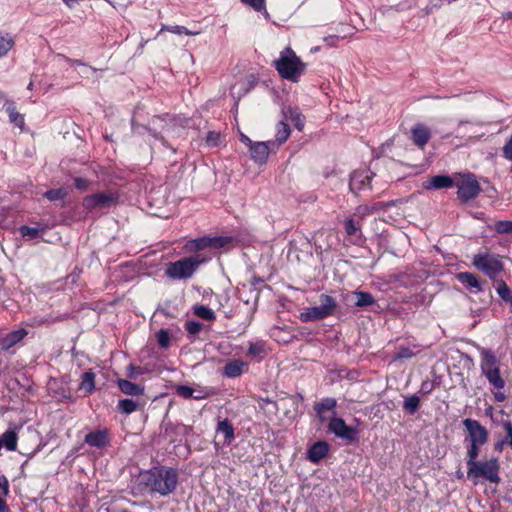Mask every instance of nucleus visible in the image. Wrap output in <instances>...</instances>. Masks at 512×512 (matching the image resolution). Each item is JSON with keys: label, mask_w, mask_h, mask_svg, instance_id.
Here are the masks:
<instances>
[{"label": "nucleus", "mask_w": 512, "mask_h": 512, "mask_svg": "<svg viewBox=\"0 0 512 512\" xmlns=\"http://www.w3.org/2000/svg\"><path fill=\"white\" fill-rule=\"evenodd\" d=\"M141 483L150 492L159 493L162 496L174 491L177 485L178 476L175 470L166 468H153L141 474Z\"/></svg>", "instance_id": "1"}, {"label": "nucleus", "mask_w": 512, "mask_h": 512, "mask_svg": "<svg viewBox=\"0 0 512 512\" xmlns=\"http://www.w3.org/2000/svg\"><path fill=\"white\" fill-rule=\"evenodd\" d=\"M305 63L287 47L281 51L279 58L275 61V68L284 79L297 82L305 70Z\"/></svg>", "instance_id": "2"}, {"label": "nucleus", "mask_w": 512, "mask_h": 512, "mask_svg": "<svg viewBox=\"0 0 512 512\" xmlns=\"http://www.w3.org/2000/svg\"><path fill=\"white\" fill-rule=\"evenodd\" d=\"M484 122L474 119H458L455 126V133H447L443 138H450L454 135L463 144L480 140L485 132L482 130Z\"/></svg>", "instance_id": "3"}, {"label": "nucleus", "mask_w": 512, "mask_h": 512, "mask_svg": "<svg viewBox=\"0 0 512 512\" xmlns=\"http://www.w3.org/2000/svg\"><path fill=\"white\" fill-rule=\"evenodd\" d=\"M500 463L498 458H490L484 461H477L468 468L467 477L477 484L479 478H484L491 483L500 482Z\"/></svg>", "instance_id": "4"}, {"label": "nucleus", "mask_w": 512, "mask_h": 512, "mask_svg": "<svg viewBox=\"0 0 512 512\" xmlns=\"http://www.w3.org/2000/svg\"><path fill=\"white\" fill-rule=\"evenodd\" d=\"M203 262L204 259L200 258L198 255L185 257L170 263L165 270V274L174 280L188 279L193 276Z\"/></svg>", "instance_id": "5"}, {"label": "nucleus", "mask_w": 512, "mask_h": 512, "mask_svg": "<svg viewBox=\"0 0 512 512\" xmlns=\"http://www.w3.org/2000/svg\"><path fill=\"white\" fill-rule=\"evenodd\" d=\"M320 301V306L307 308L300 314V319L303 322L321 320L333 314L337 306L335 299L328 295H321Z\"/></svg>", "instance_id": "6"}, {"label": "nucleus", "mask_w": 512, "mask_h": 512, "mask_svg": "<svg viewBox=\"0 0 512 512\" xmlns=\"http://www.w3.org/2000/svg\"><path fill=\"white\" fill-rule=\"evenodd\" d=\"M473 265L490 278L496 277L502 270L503 264L499 256L492 254H477L473 257Z\"/></svg>", "instance_id": "7"}, {"label": "nucleus", "mask_w": 512, "mask_h": 512, "mask_svg": "<svg viewBox=\"0 0 512 512\" xmlns=\"http://www.w3.org/2000/svg\"><path fill=\"white\" fill-rule=\"evenodd\" d=\"M240 140L243 144L249 147L251 157L254 161L260 164H263L267 161L270 151V142H253L243 133H240Z\"/></svg>", "instance_id": "8"}, {"label": "nucleus", "mask_w": 512, "mask_h": 512, "mask_svg": "<svg viewBox=\"0 0 512 512\" xmlns=\"http://www.w3.org/2000/svg\"><path fill=\"white\" fill-rule=\"evenodd\" d=\"M463 425L469 435V443L484 445L488 441V430L477 420L465 419Z\"/></svg>", "instance_id": "9"}, {"label": "nucleus", "mask_w": 512, "mask_h": 512, "mask_svg": "<svg viewBox=\"0 0 512 512\" xmlns=\"http://www.w3.org/2000/svg\"><path fill=\"white\" fill-rule=\"evenodd\" d=\"M480 185L473 176L464 177L458 183V197L466 202L475 198L480 193Z\"/></svg>", "instance_id": "10"}, {"label": "nucleus", "mask_w": 512, "mask_h": 512, "mask_svg": "<svg viewBox=\"0 0 512 512\" xmlns=\"http://www.w3.org/2000/svg\"><path fill=\"white\" fill-rule=\"evenodd\" d=\"M329 430L336 436L343 439L354 441L356 439V430L346 425L345 421L341 418H332L329 423Z\"/></svg>", "instance_id": "11"}, {"label": "nucleus", "mask_w": 512, "mask_h": 512, "mask_svg": "<svg viewBox=\"0 0 512 512\" xmlns=\"http://www.w3.org/2000/svg\"><path fill=\"white\" fill-rule=\"evenodd\" d=\"M372 173L368 171H354L350 178V189L353 192H358L371 188Z\"/></svg>", "instance_id": "12"}, {"label": "nucleus", "mask_w": 512, "mask_h": 512, "mask_svg": "<svg viewBox=\"0 0 512 512\" xmlns=\"http://www.w3.org/2000/svg\"><path fill=\"white\" fill-rule=\"evenodd\" d=\"M430 139L431 131L425 124L417 123L412 127L411 140L416 146L419 148H424Z\"/></svg>", "instance_id": "13"}, {"label": "nucleus", "mask_w": 512, "mask_h": 512, "mask_svg": "<svg viewBox=\"0 0 512 512\" xmlns=\"http://www.w3.org/2000/svg\"><path fill=\"white\" fill-rule=\"evenodd\" d=\"M114 202V199L109 194L98 193L84 198L83 206L86 209H94L96 207H108Z\"/></svg>", "instance_id": "14"}, {"label": "nucleus", "mask_w": 512, "mask_h": 512, "mask_svg": "<svg viewBox=\"0 0 512 512\" xmlns=\"http://www.w3.org/2000/svg\"><path fill=\"white\" fill-rule=\"evenodd\" d=\"M248 365L246 362L236 359L229 361L225 367L223 368V375L228 378H235L240 376L244 371H246Z\"/></svg>", "instance_id": "15"}, {"label": "nucleus", "mask_w": 512, "mask_h": 512, "mask_svg": "<svg viewBox=\"0 0 512 512\" xmlns=\"http://www.w3.org/2000/svg\"><path fill=\"white\" fill-rule=\"evenodd\" d=\"M27 334L24 328L12 331L0 340V346L3 350H8L19 343Z\"/></svg>", "instance_id": "16"}, {"label": "nucleus", "mask_w": 512, "mask_h": 512, "mask_svg": "<svg viewBox=\"0 0 512 512\" xmlns=\"http://www.w3.org/2000/svg\"><path fill=\"white\" fill-rule=\"evenodd\" d=\"M118 388L126 395L140 396L144 394L145 388L142 385L132 383L126 379L117 380Z\"/></svg>", "instance_id": "17"}, {"label": "nucleus", "mask_w": 512, "mask_h": 512, "mask_svg": "<svg viewBox=\"0 0 512 512\" xmlns=\"http://www.w3.org/2000/svg\"><path fill=\"white\" fill-rule=\"evenodd\" d=\"M328 450H329V447L326 442H323V441L316 442L308 450V458L310 461L316 463L327 455Z\"/></svg>", "instance_id": "18"}, {"label": "nucleus", "mask_w": 512, "mask_h": 512, "mask_svg": "<svg viewBox=\"0 0 512 512\" xmlns=\"http://www.w3.org/2000/svg\"><path fill=\"white\" fill-rule=\"evenodd\" d=\"M453 180L449 176H434L423 183L425 189H441L451 187Z\"/></svg>", "instance_id": "19"}, {"label": "nucleus", "mask_w": 512, "mask_h": 512, "mask_svg": "<svg viewBox=\"0 0 512 512\" xmlns=\"http://www.w3.org/2000/svg\"><path fill=\"white\" fill-rule=\"evenodd\" d=\"M481 359V370L483 373L499 368L498 360L490 350L483 349L481 351Z\"/></svg>", "instance_id": "20"}, {"label": "nucleus", "mask_w": 512, "mask_h": 512, "mask_svg": "<svg viewBox=\"0 0 512 512\" xmlns=\"http://www.w3.org/2000/svg\"><path fill=\"white\" fill-rule=\"evenodd\" d=\"M85 442L93 447H103L108 443L107 433L102 430L91 432L85 436Z\"/></svg>", "instance_id": "21"}, {"label": "nucleus", "mask_w": 512, "mask_h": 512, "mask_svg": "<svg viewBox=\"0 0 512 512\" xmlns=\"http://www.w3.org/2000/svg\"><path fill=\"white\" fill-rule=\"evenodd\" d=\"M393 202L388 203H377L375 205L369 206V205H360L356 208L354 216L363 219L365 216L372 214L373 212L384 209L390 205H392Z\"/></svg>", "instance_id": "22"}, {"label": "nucleus", "mask_w": 512, "mask_h": 512, "mask_svg": "<svg viewBox=\"0 0 512 512\" xmlns=\"http://www.w3.org/2000/svg\"><path fill=\"white\" fill-rule=\"evenodd\" d=\"M284 118L294 122L295 127L298 130H302L304 127V118L301 113L292 107H286L283 109Z\"/></svg>", "instance_id": "23"}, {"label": "nucleus", "mask_w": 512, "mask_h": 512, "mask_svg": "<svg viewBox=\"0 0 512 512\" xmlns=\"http://www.w3.org/2000/svg\"><path fill=\"white\" fill-rule=\"evenodd\" d=\"M18 436L16 431L8 430L0 437L1 446H4L9 451H14L17 448Z\"/></svg>", "instance_id": "24"}, {"label": "nucleus", "mask_w": 512, "mask_h": 512, "mask_svg": "<svg viewBox=\"0 0 512 512\" xmlns=\"http://www.w3.org/2000/svg\"><path fill=\"white\" fill-rule=\"evenodd\" d=\"M458 280L468 287L475 288L477 291H481V284L478 277L469 272H462L457 275Z\"/></svg>", "instance_id": "25"}, {"label": "nucleus", "mask_w": 512, "mask_h": 512, "mask_svg": "<svg viewBox=\"0 0 512 512\" xmlns=\"http://www.w3.org/2000/svg\"><path fill=\"white\" fill-rule=\"evenodd\" d=\"M79 389L84 390L87 394H90L94 391L95 374L93 372L87 371L82 375Z\"/></svg>", "instance_id": "26"}, {"label": "nucleus", "mask_w": 512, "mask_h": 512, "mask_svg": "<svg viewBox=\"0 0 512 512\" xmlns=\"http://www.w3.org/2000/svg\"><path fill=\"white\" fill-rule=\"evenodd\" d=\"M488 379L489 383L493 385L496 389H502L505 386V381L500 375V369L488 370L483 373Z\"/></svg>", "instance_id": "27"}, {"label": "nucleus", "mask_w": 512, "mask_h": 512, "mask_svg": "<svg viewBox=\"0 0 512 512\" xmlns=\"http://www.w3.org/2000/svg\"><path fill=\"white\" fill-rule=\"evenodd\" d=\"M336 406V400L333 398L323 399L320 403L315 405V410L321 420H324V414L327 411L333 410Z\"/></svg>", "instance_id": "28"}, {"label": "nucleus", "mask_w": 512, "mask_h": 512, "mask_svg": "<svg viewBox=\"0 0 512 512\" xmlns=\"http://www.w3.org/2000/svg\"><path fill=\"white\" fill-rule=\"evenodd\" d=\"M217 432L223 433L225 440L228 442H231L234 439V428L227 419L218 423Z\"/></svg>", "instance_id": "29"}, {"label": "nucleus", "mask_w": 512, "mask_h": 512, "mask_svg": "<svg viewBox=\"0 0 512 512\" xmlns=\"http://www.w3.org/2000/svg\"><path fill=\"white\" fill-rule=\"evenodd\" d=\"M290 136V128L288 126V124H286L285 122L281 121L278 123L277 125V131H276V141L279 143V144H282L284 143Z\"/></svg>", "instance_id": "30"}, {"label": "nucleus", "mask_w": 512, "mask_h": 512, "mask_svg": "<svg viewBox=\"0 0 512 512\" xmlns=\"http://www.w3.org/2000/svg\"><path fill=\"white\" fill-rule=\"evenodd\" d=\"M482 445H478V444H472V443H469V446L467 448V466L468 468L470 466H472L475 462H477V458L479 456V448L481 447Z\"/></svg>", "instance_id": "31"}, {"label": "nucleus", "mask_w": 512, "mask_h": 512, "mask_svg": "<svg viewBox=\"0 0 512 512\" xmlns=\"http://www.w3.org/2000/svg\"><path fill=\"white\" fill-rule=\"evenodd\" d=\"M118 408L125 414H131L138 408V403L132 399H122L118 403Z\"/></svg>", "instance_id": "32"}, {"label": "nucleus", "mask_w": 512, "mask_h": 512, "mask_svg": "<svg viewBox=\"0 0 512 512\" xmlns=\"http://www.w3.org/2000/svg\"><path fill=\"white\" fill-rule=\"evenodd\" d=\"M194 313L205 320H214L215 319V313L208 307L199 305L194 307Z\"/></svg>", "instance_id": "33"}, {"label": "nucleus", "mask_w": 512, "mask_h": 512, "mask_svg": "<svg viewBox=\"0 0 512 512\" xmlns=\"http://www.w3.org/2000/svg\"><path fill=\"white\" fill-rule=\"evenodd\" d=\"M419 405H420L419 397L413 395V396H410L405 399L403 407L410 414H413L417 411V409L419 408Z\"/></svg>", "instance_id": "34"}, {"label": "nucleus", "mask_w": 512, "mask_h": 512, "mask_svg": "<svg viewBox=\"0 0 512 512\" xmlns=\"http://www.w3.org/2000/svg\"><path fill=\"white\" fill-rule=\"evenodd\" d=\"M163 31H169L171 33H174V34H186V35H198L200 32L196 31V32H193V31H189L187 28L183 27V26H171V27H167V26H162L161 30H160V33L163 32Z\"/></svg>", "instance_id": "35"}, {"label": "nucleus", "mask_w": 512, "mask_h": 512, "mask_svg": "<svg viewBox=\"0 0 512 512\" xmlns=\"http://www.w3.org/2000/svg\"><path fill=\"white\" fill-rule=\"evenodd\" d=\"M67 190L64 189V188H60V189H51V190H48L45 192L44 196L50 200V201H54V200H59V199H63L64 197L67 196Z\"/></svg>", "instance_id": "36"}, {"label": "nucleus", "mask_w": 512, "mask_h": 512, "mask_svg": "<svg viewBox=\"0 0 512 512\" xmlns=\"http://www.w3.org/2000/svg\"><path fill=\"white\" fill-rule=\"evenodd\" d=\"M356 297V305L360 307L369 306L374 302L372 295L366 292H357Z\"/></svg>", "instance_id": "37"}, {"label": "nucleus", "mask_w": 512, "mask_h": 512, "mask_svg": "<svg viewBox=\"0 0 512 512\" xmlns=\"http://www.w3.org/2000/svg\"><path fill=\"white\" fill-rule=\"evenodd\" d=\"M494 229L500 234L512 233V221H497Z\"/></svg>", "instance_id": "38"}, {"label": "nucleus", "mask_w": 512, "mask_h": 512, "mask_svg": "<svg viewBox=\"0 0 512 512\" xmlns=\"http://www.w3.org/2000/svg\"><path fill=\"white\" fill-rule=\"evenodd\" d=\"M345 231L349 236L356 235L360 231V226L357 225L353 218H349L344 222Z\"/></svg>", "instance_id": "39"}, {"label": "nucleus", "mask_w": 512, "mask_h": 512, "mask_svg": "<svg viewBox=\"0 0 512 512\" xmlns=\"http://www.w3.org/2000/svg\"><path fill=\"white\" fill-rule=\"evenodd\" d=\"M14 42L10 37L0 36V57L5 55L13 46Z\"/></svg>", "instance_id": "40"}, {"label": "nucleus", "mask_w": 512, "mask_h": 512, "mask_svg": "<svg viewBox=\"0 0 512 512\" xmlns=\"http://www.w3.org/2000/svg\"><path fill=\"white\" fill-rule=\"evenodd\" d=\"M497 292L503 300H505V301L512 300L511 291H510L509 287L505 284V282L502 281L499 284V286L497 288Z\"/></svg>", "instance_id": "41"}, {"label": "nucleus", "mask_w": 512, "mask_h": 512, "mask_svg": "<svg viewBox=\"0 0 512 512\" xmlns=\"http://www.w3.org/2000/svg\"><path fill=\"white\" fill-rule=\"evenodd\" d=\"M11 122L21 127L23 125L22 116L16 111L15 107L9 106L7 109Z\"/></svg>", "instance_id": "42"}, {"label": "nucleus", "mask_w": 512, "mask_h": 512, "mask_svg": "<svg viewBox=\"0 0 512 512\" xmlns=\"http://www.w3.org/2000/svg\"><path fill=\"white\" fill-rule=\"evenodd\" d=\"M176 393L180 397L188 399L193 396V389L189 386L179 385L176 387Z\"/></svg>", "instance_id": "43"}, {"label": "nucleus", "mask_w": 512, "mask_h": 512, "mask_svg": "<svg viewBox=\"0 0 512 512\" xmlns=\"http://www.w3.org/2000/svg\"><path fill=\"white\" fill-rule=\"evenodd\" d=\"M220 139H221V136L219 133L215 132V131H210L208 134H207V137H206V143L209 145V146H212V147H215V146H218L219 143H220Z\"/></svg>", "instance_id": "44"}, {"label": "nucleus", "mask_w": 512, "mask_h": 512, "mask_svg": "<svg viewBox=\"0 0 512 512\" xmlns=\"http://www.w3.org/2000/svg\"><path fill=\"white\" fill-rule=\"evenodd\" d=\"M196 250H202L212 245L211 238H200L193 241Z\"/></svg>", "instance_id": "45"}, {"label": "nucleus", "mask_w": 512, "mask_h": 512, "mask_svg": "<svg viewBox=\"0 0 512 512\" xmlns=\"http://www.w3.org/2000/svg\"><path fill=\"white\" fill-rule=\"evenodd\" d=\"M500 423L507 433L508 445L512 446V422L509 419H504Z\"/></svg>", "instance_id": "46"}, {"label": "nucleus", "mask_w": 512, "mask_h": 512, "mask_svg": "<svg viewBox=\"0 0 512 512\" xmlns=\"http://www.w3.org/2000/svg\"><path fill=\"white\" fill-rule=\"evenodd\" d=\"M245 4L251 6L256 11H261L265 8V0H242Z\"/></svg>", "instance_id": "47"}, {"label": "nucleus", "mask_w": 512, "mask_h": 512, "mask_svg": "<svg viewBox=\"0 0 512 512\" xmlns=\"http://www.w3.org/2000/svg\"><path fill=\"white\" fill-rule=\"evenodd\" d=\"M185 326L188 333L193 335L198 333L202 328V324L195 321H188Z\"/></svg>", "instance_id": "48"}, {"label": "nucleus", "mask_w": 512, "mask_h": 512, "mask_svg": "<svg viewBox=\"0 0 512 512\" xmlns=\"http://www.w3.org/2000/svg\"><path fill=\"white\" fill-rule=\"evenodd\" d=\"M158 342L162 347H167L169 344V335L166 331L160 330L157 334Z\"/></svg>", "instance_id": "49"}, {"label": "nucleus", "mask_w": 512, "mask_h": 512, "mask_svg": "<svg viewBox=\"0 0 512 512\" xmlns=\"http://www.w3.org/2000/svg\"><path fill=\"white\" fill-rule=\"evenodd\" d=\"M21 234L23 236H30L31 238H34L38 235V229L36 228H30L28 226H22L21 229Z\"/></svg>", "instance_id": "50"}, {"label": "nucleus", "mask_w": 512, "mask_h": 512, "mask_svg": "<svg viewBox=\"0 0 512 512\" xmlns=\"http://www.w3.org/2000/svg\"><path fill=\"white\" fill-rule=\"evenodd\" d=\"M503 157L509 161H512V143L507 141L502 149Z\"/></svg>", "instance_id": "51"}, {"label": "nucleus", "mask_w": 512, "mask_h": 512, "mask_svg": "<svg viewBox=\"0 0 512 512\" xmlns=\"http://www.w3.org/2000/svg\"><path fill=\"white\" fill-rule=\"evenodd\" d=\"M141 374V371L138 367L130 364L128 367H127V377L128 378H132V379H135L137 378L139 375Z\"/></svg>", "instance_id": "52"}, {"label": "nucleus", "mask_w": 512, "mask_h": 512, "mask_svg": "<svg viewBox=\"0 0 512 512\" xmlns=\"http://www.w3.org/2000/svg\"><path fill=\"white\" fill-rule=\"evenodd\" d=\"M0 489L3 491L4 495L9 493V483L6 477H0Z\"/></svg>", "instance_id": "53"}, {"label": "nucleus", "mask_w": 512, "mask_h": 512, "mask_svg": "<svg viewBox=\"0 0 512 512\" xmlns=\"http://www.w3.org/2000/svg\"><path fill=\"white\" fill-rule=\"evenodd\" d=\"M263 351L262 346L259 344H251L248 349V354L250 355H256L260 354Z\"/></svg>", "instance_id": "54"}, {"label": "nucleus", "mask_w": 512, "mask_h": 512, "mask_svg": "<svg viewBox=\"0 0 512 512\" xmlns=\"http://www.w3.org/2000/svg\"><path fill=\"white\" fill-rule=\"evenodd\" d=\"M505 445H508L507 436L504 439L496 442L494 445V449H495V451L501 453L503 451Z\"/></svg>", "instance_id": "55"}, {"label": "nucleus", "mask_w": 512, "mask_h": 512, "mask_svg": "<svg viewBox=\"0 0 512 512\" xmlns=\"http://www.w3.org/2000/svg\"><path fill=\"white\" fill-rule=\"evenodd\" d=\"M75 185L78 189L85 190L88 187V181L82 178H76Z\"/></svg>", "instance_id": "56"}, {"label": "nucleus", "mask_w": 512, "mask_h": 512, "mask_svg": "<svg viewBox=\"0 0 512 512\" xmlns=\"http://www.w3.org/2000/svg\"><path fill=\"white\" fill-rule=\"evenodd\" d=\"M211 241L212 245L210 247L219 248L224 245V240L222 238H213Z\"/></svg>", "instance_id": "57"}, {"label": "nucleus", "mask_w": 512, "mask_h": 512, "mask_svg": "<svg viewBox=\"0 0 512 512\" xmlns=\"http://www.w3.org/2000/svg\"><path fill=\"white\" fill-rule=\"evenodd\" d=\"M494 397L498 402H503L506 399L505 394L501 391L495 392Z\"/></svg>", "instance_id": "58"}, {"label": "nucleus", "mask_w": 512, "mask_h": 512, "mask_svg": "<svg viewBox=\"0 0 512 512\" xmlns=\"http://www.w3.org/2000/svg\"><path fill=\"white\" fill-rule=\"evenodd\" d=\"M412 353L409 349H403L401 350L400 354L398 355V358H404V357H411Z\"/></svg>", "instance_id": "59"}, {"label": "nucleus", "mask_w": 512, "mask_h": 512, "mask_svg": "<svg viewBox=\"0 0 512 512\" xmlns=\"http://www.w3.org/2000/svg\"><path fill=\"white\" fill-rule=\"evenodd\" d=\"M6 511H7L6 503L0 496V512H6Z\"/></svg>", "instance_id": "60"}, {"label": "nucleus", "mask_w": 512, "mask_h": 512, "mask_svg": "<svg viewBox=\"0 0 512 512\" xmlns=\"http://www.w3.org/2000/svg\"><path fill=\"white\" fill-rule=\"evenodd\" d=\"M493 410H494V409H493V407H492V406H488V407L485 409V414H486L487 416H489L490 418H492V417H493Z\"/></svg>", "instance_id": "61"}, {"label": "nucleus", "mask_w": 512, "mask_h": 512, "mask_svg": "<svg viewBox=\"0 0 512 512\" xmlns=\"http://www.w3.org/2000/svg\"><path fill=\"white\" fill-rule=\"evenodd\" d=\"M65 4L68 6H71L73 3H75L77 0H63Z\"/></svg>", "instance_id": "62"}, {"label": "nucleus", "mask_w": 512, "mask_h": 512, "mask_svg": "<svg viewBox=\"0 0 512 512\" xmlns=\"http://www.w3.org/2000/svg\"><path fill=\"white\" fill-rule=\"evenodd\" d=\"M456 476L458 479L463 478V473L461 471H457Z\"/></svg>", "instance_id": "63"}]
</instances>
